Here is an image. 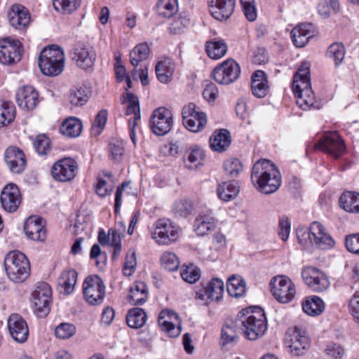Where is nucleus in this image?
I'll return each mask as SVG.
<instances>
[{"label": "nucleus", "mask_w": 359, "mask_h": 359, "mask_svg": "<svg viewBox=\"0 0 359 359\" xmlns=\"http://www.w3.org/2000/svg\"><path fill=\"white\" fill-rule=\"evenodd\" d=\"M251 180L257 190L264 194L274 193L281 184L279 170L266 159L257 161L254 164Z\"/></svg>", "instance_id": "nucleus-1"}, {"label": "nucleus", "mask_w": 359, "mask_h": 359, "mask_svg": "<svg viewBox=\"0 0 359 359\" xmlns=\"http://www.w3.org/2000/svg\"><path fill=\"white\" fill-rule=\"evenodd\" d=\"M4 267L8 278L16 283H23L30 274L29 259L18 250H12L6 255Z\"/></svg>", "instance_id": "nucleus-2"}, {"label": "nucleus", "mask_w": 359, "mask_h": 359, "mask_svg": "<svg viewBox=\"0 0 359 359\" xmlns=\"http://www.w3.org/2000/svg\"><path fill=\"white\" fill-rule=\"evenodd\" d=\"M39 67L46 76H55L60 74L65 67V54L57 46L44 48L39 57Z\"/></svg>", "instance_id": "nucleus-3"}, {"label": "nucleus", "mask_w": 359, "mask_h": 359, "mask_svg": "<svg viewBox=\"0 0 359 359\" xmlns=\"http://www.w3.org/2000/svg\"><path fill=\"white\" fill-rule=\"evenodd\" d=\"M182 235L181 228L168 219H159L154 224L152 239L159 245H170L177 242Z\"/></svg>", "instance_id": "nucleus-4"}, {"label": "nucleus", "mask_w": 359, "mask_h": 359, "mask_svg": "<svg viewBox=\"0 0 359 359\" xmlns=\"http://www.w3.org/2000/svg\"><path fill=\"white\" fill-rule=\"evenodd\" d=\"M292 88L297 97V104L303 110L320 107V103L316 100L310 79H293Z\"/></svg>", "instance_id": "nucleus-5"}, {"label": "nucleus", "mask_w": 359, "mask_h": 359, "mask_svg": "<svg viewBox=\"0 0 359 359\" xmlns=\"http://www.w3.org/2000/svg\"><path fill=\"white\" fill-rule=\"evenodd\" d=\"M242 330L245 337L250 340L261 337L267 329L266 318L264 311L257 309L242 320Z\"/></svg>", "instance_id": "nucleus-6"}, {"label": "nucleus", "mask_w": 359, "mask_h": 359, "mask_svg": "<svg viewBox=\"0 0 359 359\" xmlns=\"http://www.w3.org/2000/svg\"><path fill=\"white\" fill-rule=\"evenodd\" d=\"M34 313L39 318L46 317L50 311L52 289L45 282L38 283L32 292Z\"/></svg>", "instance_id": "nucleus-7"}, {"label": "nucleus", "mask_w": 359, "mask_h": 359, "mask_svg": "<svg viewBox=\"0 0 359 359\" xmlns=\"http://www.w3.org/2000/svg\"><path fill=\"white\" fill-rule=\"evenodd\" d=\"M84 299L90 305L101 304L105 297L106 287L100 277L91 275L86 277L82 285Z\"/></svg>", "instance_id": "nucleus-8"}, {"label": "nucleus", "mask_w": 359, "mask_h": 359, "mask_svg": "<svg viewBox=\"0 0 359 359\" xmlns=\"http://www.w3.org/2000/svg\"><path fill=\"white\" fill-rule=\"evenodd\" d=\"M241 67L233 59H227L217 65L212 71L210 77L221 85L234 83L241 75Z\"/></svg>", "instance_id": "nucleus-9"}, {"label": "nucleus", "mask_w": 359, "mask_h": 359, "mask_svg": "<svg viewBox=\"0 0 359 359\" xmlns=\"http://www.w3.org/2000/svg\"><path fill=\"white\" fill-rule=\"evenodd\" d=\"M218 225L219 222L214 217L212 211L207 210L205 214L203 215V235L205 234V230L207 233L214 232L212 236L208 238V241L211 243L210 248L214 250L213 255L210 256V259L212 261L217 259V252L226 244L225 236L217 231Z\"/></svg>", "instance_id": "nucleus-10"}, {"label": "nucleus", "mask_w": 359, "mask_h": 359, "mask_svg": "<svg viewBox=\"0 0 359 359\" xmlns=\"http://www.w3.org/2000/svg\"><path fill=\"white\" fill-rule=\"evenodd\" d=\"M123 104L126 105L125 115L128 124L129 135L133 143L136 144L135 128L141 117L139 99L130 92H126L123 95Z\"/></svg>", "instance_id": "nucleus-11"}, {"label": "nucleus", "mask_w": 359, "mask_h": 359, "mask_svg": "<svg viewBox=\"0 0 359 359\" xmlns=\"http://www.w3.org/2000/svg\"><path fill=\"white\" fill-rule=\"evenodd\" d=\"M270 285L273 296L280 303H288L295 296L296 289L294 284L285 276L273 277L271 280Z\"/></svg>", "instance_id": "nucleus-12"}, {"label": "nucleus", "mask_w": 359, "mask_h": 359, "mask_svg": "<svg viewBox=\"0 0 359 359\" xmlns=\"http://www.w3.org/2000/svg\"><path fill=\"white\" fill-rule=\"evenodd\" d=\"M79 165L72 157H65L55 161L51 168V175L57 182H67L72 181L77 175Z\"/></svg>", "instance_id": "nucleus-13"}, {"label": "nucleus", "mask_w": 359, "mask_h": 359, "mask_svg": "<svg viewBox=\"0 0 359 359\" xmlns=\"http://www.w3.org/2000/svg\"><path fill=\"white\" fill-rule=\"evenodd\" d=\"M172 126L173 116L170 109L160 107L154 110L150 118V126L154 134L165 135L172 129Z\"/></svg>", "instance_id": "nucleus-14"}, {"label": "nucleus", "mask_w": 359, "mask_h": 359, "mask_svg": "<svg viewBox=\"0 0 359 359\" xmlns=\"http://www.w3.org/2000/svg\"><path fill=\"white\" fill-rule=\"evenodd\" d=\"M22 46L16 39L4 38L0 39V62L13 65L18 62L22 57Z\"/></svg>", "instance_id": "nucleus-15"}, {"label": "nucleus", "mask_w": 359, "mask_h": 359, "mask_svg": "<svg viewBox=\"0 0 359 359\" xmlns=\"http://www.w3.org/2000/svg\"><path fill=\"white\" fill-rule=\"evenodd\" d=\"M302 277L305 284L314 292H323L330 285L326 274L313 266L304 267L302 271Z\"/></svg>", "instance_id": "nucleus-16"}, {"label": "nucleus", "mask_w": 359, "mask_h": 359, "mask_svg": "<svg viewBox=\"0 0 359 359\" xmlns=\"http://www.w3.org/2000/svg\"><path fill=\"white\" fill-rule=\"evenodd\" d=\"M315 147L334 158H339L345 151V145L337 132L325 134Z\"/></svg>", "instance_id": "nucleus-17"}, {"label": "nucleus", "mask_w": 359, "mask_h": 359, "mask_svg": "<svg viewBox=\"0 0 359 359\" xmlns=\"http://www.w3.org/2000/svg\"><path fill=\"white\" fill-rule=\"evenodd\" d=\"M0 201L6 212H15L22 203V195L18 187L13 183L6 185L1 191Z\"/></svg>", "instance_id": "nucleus-18"}, {"label": "nucleus", "mask_w": 359, "mask_h": 359, "mask_svg": "<svg viewBox=\"0 0 359 359\" xmlns=\"http://www.w3.org/2000/svg\"><path fill=\"white\" fill-rule=\"evenodd\" d=\"M158 324L170 337H178L182 331L181 320L172 310H163L158 316Z\"/></svg>", "instance_id": "nucleus-19"}, {"label": "nucleus", "mask_w": 359, "mask_h": 359, "mask_svg": "<svg viewBox=\"0 0 359 359\" xmlns=\"http://www.w3.org/2000/svg\"><path fill=\"white\" fill-rule=\"evenodd\" d=\"M9 24L16 29H26L31 21V15L27 8L20 4L11 6L7 13Z\"/></svg>", "instance_id": "nucleus-20"}, {"label": "nucleus", "mask_w": 359, "mask_h": 359, "mask_svg": "<svg viewBox=\"0 0 359 359\" xmlns=\"http://www.w3.org/2000/svg\"><path fill=\"white\" fill-rule=\"evenodd\" d=\"M72 58L76 66L83 69H88L94 65L96 53L90 46L79 44L74 48Z\"/></svg>", "instance_id": "nucleus-21"}, {"label": "nucleus", "mask_w": 359, "mask_h": 359, "mask_svg": "<svg viewBox=\"0 0 359 359\" xmlns=\"http://www.w3.org/2000/svg\"><path fill=\"white\" fill-rule=\"evenodd\" d=\"M5 162L9 170L15 174L22 173L26 168L27 161L22 150L16 147H9L4 153Z\"/></svg>", "instance_id": "nucleus-22"}, {"label": "nucleus", "mask_w": 359, "mask_h": 359, "mask_svg": "<svg viewBox=\"0 0 359 359\" xmlns=\"http://www.w3.org/2000/svg\"><path fill=\"white\" fill-rule=\"evenodd\" d=\"M8 327L12 338L18 343L27 341L29 329L27 322L17 313L11 314L8 319Z\"/></svg>", "instance_id": "nucleus-23"}, {"label": "nucleus", "mask_w": 359, "mask_h": 359, "mask_svg": "<svg viewBox=\"0 0 359 359\" xmlns=\"http://www.w3.org/2000/svg\"><path fill=\"white\" fill-rule=\"evenodd\" d=\"M211 15L220 21L228 19L233 13L236 0H208Z\"/></svg>", "instance_id": "nucleus-24"}, {"label": "nucleus", "mask_w": 359, "mask_h": 359, "mask_svg": "<svg viewBox=\"0 0 359 359\" xmlns=\"http://www.w3.org/2000/svg\"><path fill=\"white\" fill-rule=\"evenodd\" d=\"M311 234L313 245L318 249L325 250L334 248L335 245L334 240L320 222H313L311 224Z\"/></svg>", "instance_id": "nucleus-25"}, {"label": "nucleus", "mask_w": 359, "mask_h": 359, "mask_svg": "<svg viewBox=\"0 0 359 359\" xmlns=\"http://www.w3.org/2000/svg\"><path fill=\"white\" fill-rule=\"evenodd\" d=\"M16 101L18 106L25 110H32L39 103V93L31 86L20 88L16 93Z\"/></svg>", "instance_id": "nucleus-26"}, {"label": "nucleus", "mask_w": 359, "mask_h": 359, "mask_svg": "<svg viewBox=\"0 0 359 359\" xmlns=\"http://www.w3.org/2000/svg\"><path fill=\"white\" fill-rule=\"evenodd\" d=\"M183 124L189 131L198 132L202 126V114L194 103L184 106L182 111Z\"/></svg>", "instance_id": "nucleus-27"}, {"label": "nucleus", "mask_w": 359, "mask_h": 359, "mask_svg": "<svg viewBox=\"0 0 359 359\" xmlns=\"http://www.w3.org/2000/svg\"><path fill=\"white\" fill-rule=\"evenodd\" d=\"M224 283L218 278L211 279L203 287V302L205 305L218 303L223 297Z\"/></svg>", "instance_id": "nucleus-28"}, {"label": "nucleus", "mask_w": 359, "mask_h": 359, "mask_svg": "<svg viewBox=\"0 0 359 359\" xmlns=\"http://www.w3.org/2000/svg\"><path fill=\"white\" fill-rule=\"evenodd\" d=\"M290 344L289 348L292 354L294 355H301L304 354L305 350L309 346V339L306 336V332L299 327H294L289 330Z\"/></svg>", "instance_id": "nucleus-29"}, {"label": "nucleus", "mask_w": 359, "mask_h": 359, "mask_svg": "<svg viewBox=\"0 0 359 359\" xmlns=\"http://www.w3.org/2000/svg\"><path fill=\"white\" fill-rule=\"evenodd\" d=\"M24 230L27 236L31 240L43 241L46 238L45 224L39 217H29L25 223Z\"/></svg>", "instance_id": "nucleus-30"}, {"label": "nucleus", "mask_w": 359, "mask_h": 359, "mask_svg": "<svg viewBox=\"0 0 359 359\" xmlns=\"http://www.w3.org/2000/svg\"><path fill=\"white\" fill-rule=\"evenodd\" d=\"M314 36L313 25L302 23L296 26L291 32V37L295 46L302 48L307 44L309 39Z\"/></svg>", "instance_id": "nucleus-31"}, {"label": "nucleus", "mask_w": 359, "mask_h": 359, "mask_svg": "<svg viewBox=\"0 0 359 359\" xmlns=\"http://www.w3.org/2000/svg\"><path fill=\"white\" fill-rule=\"evenodd\" d=\"M269 86L264 72L255 71L251 76V90L252 94L257 97H264L269 92Z\"/></svg>", "instance_id": "nucleus-32"}, {"label": "nucleus", "mask_w": 359, "mask_h": 359, "mask_svg": "<svg viewBox=\"0 0 359 359\" xmlns=\"http://www.w3.org/2000/svg\"><path fill=\"white\" fill-rule=\"evenodd\" d=\"M148 296L147 285L144 282L137 281L130 286L128 299L133 305H142L147 301Z\"/></svg>", "instance_id": "nucleus-33"}, {"label": "nucleus", "mask_w": 359, "mask_h": 359, "mask_svg": "<svg viewBox=\"0 0 359 359\" xmlns=\"http://www.w3.org/2000/svg\"><path fill=\"white\" fill-rule=\"evenodd\" d=\"M78 273L76 270L68 269L64 270L57 280V285L61 292L65 294H69L74 290L77 282Z\"/></svg>", "instance_id": "nucleus-34"}, {"label": "nucleus", "mask_w": 359, "mask_h": 359, "mask_svg": "<svg viewBox=\"0 0 359 359\" xmlns=\"http://www.w3.org/2000/svg\"><path fill=\"white\" fill-rule=\"evenodd\" d=\"M231 137L226 129H221L214 133L210 138V146L213 151L223 152L230 146Z\"/></svg>", "instance_id": "nucleus-35"}, {"label": "nucleus", "mask_w": 359, "mask_h": 359, "mask_svg": "<svg viewBox=\"0 0 359 359\" xmlns=\"http://www.w3.org/2000/svg\"><path fill=\"white\" fill-rule=\"evenodd\" d=\"M175 70V64L169 57H164L159 60L156 65V74L158 81L163 83H168L172 80Z\"/></svg>", "instance_id": "nucleus-36"}, {"label": "nucleus", "mask_w": 359, "mask_h": 359, "mask_svg": "<svg viewBox=\"0 0 359 359\" xmlns=\"http://www.w3.org/2000/svg\"><path fill=\"white\" fill-rule=\"evenodd\" d=\"M82 128L81 120L74 116H70L62 122L59 130L64 136L74 138L80 135Z\"/></svg>", "instance_id": "nucleus-37"}, {"label": "nucleus", "mask_w": 359, "mask_h": 359, "mask_svg": "<svg viewBox=\"0 0 359 359\" xmlns=\"http://www.w3.org/2000/svg\"><path fill=\"white\" fill-rule=\"evenodd\" d=\"M240 191L237 181H227L220 184L217 189L218 197L224 201H229L235 198Z\"/></svg>", "instance_id": "nucleus-38"}, {"label": "nucleus", "mask_w": 359, "mask_h": 359, "mask_svg": "<svg viewBox=\"0 0 359 359\" xmlns=\"http://www.w3.org/2000/svg\"><path fill=\"white\" fill-rule=\"evenodd\" d=\"M303 311L311 316L320 315L325 310L324 302L317 296L306 297L302 302Z\"/></svg>", "instance_id": "nucleus-39"}, {"label": "nucleus", "mask_w": 359, "mask_h": 359, "mask_svg": "<svg viewBox=\"0 0 359 359\" xmlns=\"http://www.w3.org/2000/svg\"><path fill=\"white\" fill-rule=\"evenodd\" d=\"M341 207L346 212H359V193L354 191L344 192L339 198Z\"/></svg>", "instance_id": "nucleus-40"}, {"label": "nucleus", "mask_w": 359, "mask_h": 359, "mask_svg": "<svg viewBox=\"0 0 359 359\" xmlns=\"http://www.w3.org/2000/svg\"><path fill=\"white\" fill-rule=\"evenodd\" d=\"M237 325L233 320L226 321L221 331L220 343L222 346L233 344L238 339Z\"/></svg>", "instance_id": "nucleus-41"}, {"label": "nucleus", "mask_w": 359, "mask_h": 359, "mask_svg": "<svg viewBox=\"0 0 359 359\" xmlns=\"http://www.w3.org/2000/svg\"><path fill=\"white\" fill-rule=\"evenodd\" d=\"M205 51L210 58L219 60L226 55L227 45L223 40L209 41L205 43Z\"/></svg>", "instance_id": "nucleus-42"}, {"label": "nucleus", "mask_w": 359, "mask_h": 359, "mask_svg": "<svg viewBox=\"0 0 359 359\" xmlns=\"http://www.w3.org/2000/svg\"><path fill=\"white\" fill-rule=\"evenodd\" d=\"M185 165L189 170H198L201 165L202 149L198 145L191 146L187 151Z\"/></svg>", "instance_id": "nucleus-43"}, {"label": "nucleus", "mask_w": 359, "mask_h": 359, "mask_svg": "<svg viewBox=\"0 0 359 359\" xmlns=\"http://www.w3.org/2000/svg\"><path fill=\"white\" fill-rule=\"evenodd\" d=\"M147 318V314L142 309L134 308L128 311L126 322L129 327L138 329L145 324Z\"/></svg>", "instance_id": "nucleus-44"}, {"label": "nucleus", "mask_w": 359, "mask_h": 359, "mask_svg": "<svg viewBox=\"0 0 359 359\" xmlns=\"http://www.w3.org/2000/svg\"><path fill=\"white\" fill-rule=\"evenodd\" d=\"M150 53V48L147 43H140L136 45L130 53V62L134 67L147 60Z\"/></svg>", "instance_id": "nucleus-45"}, {"label": "nucleus", "mask_w": 359, "mask_h": 359, "mask_svg": "<svg viewBox=\"0 0 359 359\" xmlns=\"http://www.w3.org/2000/svg\"><path fill=\"white\" fill-rule=\"evenodd\" d=\"M16 109L11 102H0V126L10 124L15 119Z\"/></svg>", "instance_id": "nucleus-46"}, {"label": "nucleus", "mask_w": 359, "mask_h": 359, "mask_svg": "<svg viewBox=\"0 0 359 359\" xmlns=\"http://www.w3.org/2000/svg\"><path fill=\"white\" fill-rule=\"evenodd\" d=\"M227 292L230 296L239 297L245 292V283L244 280L238 276L233 275L227 281Z\"/></svg>", "instance_id": "nucleus-47"}, {"label": "nucleus", "mask_w": 359, "mask_h": 359, "mask_svg": "<svg viewBox=\"0 0 359 359\" xmlns=\"http://www.w3.org/2000/svg\"><path fill=\"white\" fill-rule=\"evenodd\" d=\"M156 9L158 15L170 18L177 11V0H158Z\"/></svg>", "instance_id": "nucleus-48"}, {"label": "nucleus", "mask_w": 359, "mask_h": 359, "mask_svg": "<svg viewBox=\"0 0 359 359\" xmlns=\"http://www.w3.org/2000/svg\"><path fill=\"white\" fill-rule=\"evenodd\" d=\"M81 0H53L54 9L62 14H71L80 6Z\"/></svg>", "instance_id": "nucleus-49"}, {"label": "nucleus", "mask_w": 359, "mask_h": 359, "mask_svg": "<svg viewBox=\"0 0 359 359\" xmlns=\"http://www.w3.org/2000/svg\"><path fill=\"white\" fill-rule=\"evenodd\" d=\"M180 275L182 278L187 283L193 284L198 281L201 276V269L194 264L182 265Z\"/></svg>", "instance_id": "nucleus-50"}, {"label": "nucleus", "mask_w": 359, "mask_h": 359, "mask_svg": "<svg viewBox=\"0 0 359 359\" xmlns=\"http://www.w3.org/2000/svg\"><path fill=\"white\" fill-rule=\"evenodd\" d=\"M223 168L226 175L231 178L238 177L243 170V164L237 158H229L224 161Z\"/></svg>", "instance_id": "nucleus-51"}, {"label": "nucleus", "mask_w": 359, "mask_h": 359, "mask_svg": "<svg viewBox=\"0 0 359 359\" xmlns=\"http://www.w3.org/2000/svg\"><path fill=\"white\" fill-rule=\"evenodd\" d=\"M346 50L341 43H333L331 44L327 51L328 57L333 60L335 66L339 65L344 60Z\"/></svg>", "instance_id": "nucleus-52"}, {"label": "nucleus", "mask_w": 359, "mask_h": 359, "mask_svg": "<svg viewBox=\"0 0 359 359\" xmlns=\"http://www.w3.org/2000/svg\"><path fill=\"white\" fill-rule=\"evenodd\" d=\"M88 100V90L85 87L81 86L71 90L69 100L72 105L82 106L87 102Z\"/></svg>", "instance_id": "nucleus-53"}, {"label": "nucleus", "mask_w": 359, "mask_h": 359, "mask_svg": "<svg viewBox=\"0 0 359 359\" xmlns=\"http://www.w3.org/2000/svg\"><path fill=\"white\" fill-rule=\"evenodd\" d=\"M107 180L102 177L97 178V183L95 185L96 194L100 197H105L110 195L114 189V182L111 175H106Z\"/></svg>", "instance_id": "nucleus-54"}, {"label": "nucleus", "mask_w": 359, "mask_h": 359, "mask_svg": "<svg viewBox=\"0 0 359 359\" xmlns=\"http://www.w3.org/2000/svg\"><path fill=\"white\" fill-rule=\"evenodd\" d=\"M161 266L170 271H175L180 266V260L177 256L172 252H164L160 259Z\"/></svg>", "instance_id": "nucleus-55"}, {"label": "nucleus", "mask_w": 359, "mask_h": 359, "mask_svg": "<svg viewBox=\"0 0 359 359\" xmlns=\"http://www.w3.org/2000/svg\"><path fill=\"white\" fill-rule=\"evenodd\" d=\"M194 208V205L191 201L183 198L175 203L172 211L176 216L186 217L192 212Z\"/></svg>", "instance_id": "nucleus-56"}, {"label": "nucleus", "mask_w": 359, "mask_h": 359, "mask_svg": "<svg viewBox=\"0 0 359 359\" xmlns=\"http://www.w3.org/2000/svg\"><path fill=\"white\" fill-rule=\"evenodd\" d=\"M76 333V326L69 323H62L55 328V335L61 339L72 338Z\"/></svg>", "instance_id": "nucleus-57"}, {"label": "nucleus", "mask_w": 359, "mask_h": 359, "mask_svg": "<svg viewBox=\"0 0 359 359\" xmlns=\"http://www.w3.org/2000/svg\"><path fill=\"white\" fill-rule=\"evenodd\" d=\"M137 266L136 254L133 249H130L126 256L125 262L123 266V274L126 276H132Z\"/></svg>", "instance_id": "nucleus-58"}, {"label": "nucleus", "mask_w": 359, "mask_h": 359, "mask_svg": "<svg viewBox=\"0 0 359 359\" xmlns=\"http://www.w3.org/2000/svg\"><path fill=\"white\" fill-rule=\"evenodd\" d=\"M297 236L299 243L304 248H309L313 245V238L311 234V225L309 229L299 227L297 230Z\"/></svg>", "instance_id": "nucleus-59"}, {"label": "nucleus", "mask_w": 359, "mask_h": 359, "mask_svg": "<svg viewBox=\"0 0 359 359\" xmlns=\"http://www.w3.org/2000/svg\"><path fill=\"white\" fill-rule=\"evenodd\" d=\"M205 88L203 89V99H205L210 105H213L219 97V89L216 84L207 81Z\"/></svg>", "instance_id": "nucleus-60"}, {"label": "nucleus", "mask_w": 359, "mask_h": 359, "mask_svg": "<svg viewBox=\"0 0 359 359\" xmlns=\"http://www.w3.org/2000/svg\"><path fill=\"white\" fill-rule=\"evenodd\" d=\"M34 147L40 155H45L50 150V142L45 135H39L34 141Z\"/></svg>", "instance_id": "nucleus-61"}, {"label": "nucleus", "mask_w": 359, "mask_h": 359, "mask_svg": "<svg viewBox=\"0 0 359 359\" xmlns=\"http://www.w3.org/2000/svg\"><path fill=\"white\" fill-rule=\"evenodd\" d=\"M107 111L104 109H102L97 113L92 126V133L95 135L100 134L107 123Z\"/></svg>", "instance_id": "nucleus-62"}, {"label": "nucleus", "mask_w": 359, "mask_h": 359, "mask_svg": "<svg viewBox=\"0 0 359 359\" xmlns=\"http://www.w3.org/2000/svg\"><path fill=\"white\" fill-rule=\"evenodd\" d=\"M241 4L246 18L250 22L255 21L257 17L255 0H241Z\"/></svg>", "instance_id": "nucleus-63"}, {"label": "nucleus", "mask_w": 359, "mask_h": 359, "mask_svg": "<svg viewBox=\"0 0 359 359\" xmlns=\"http://www.w3.org/2000/svg\"><path fill=\"white\" fill-rule=\"evenodd\" d=\"M345 246L348 252L359 255V233L346 236Z\"/></svg>", "instance_id": "nucleus-64"}]
</instances>
